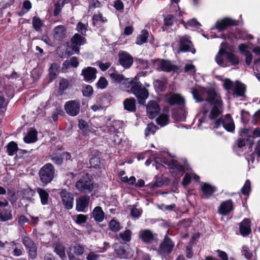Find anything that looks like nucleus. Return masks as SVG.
I'll list each match as a JSON object with an SVG mask.
<instances>
[{
  "label": "nucleus",
  "mask_w": 260,
  "mask_h": 260,
  "mask_svg": "<svg viewBox=\"0 0 260 260\" xmlns=\"http://www.w3.org/2000/svg\"><path fill=\"white\" fill-rule=\"evenodd\" d=\"M192 180L198 182L200 180V177L193 172L190 171L185 174L182 182V184L183 186H185L187 185Z\"/></svg>",
  "instance_id": "nucleus-25"
},
{
  "label": "nucleus",
  "mask_w": 260,
  "mask_h": 260,
  "mask_svg": "<svg viewBox=\"0 0 260 260\" xmlns=\"http://www.w3.org/2000/svg\"><path fill=\"white\" fill-rule=\"evenodd\" d=\"M76 187L80 191L88 192L93 189V183L89 175L86 174L76 182Z\"/></svg>",
  "instance_id": "nucleus-6"
},
{
  "label": "nucleus",
  "mask_w": 260,
  "mask_h": 260,
  "mask_svg": "<svg viewBox=\"0 0 260 260\" xmlns=\"http://www.w3.org/2000/svg\"><path fill=\"white\" fill-rule=\"evenodd\" d=\"M233 209V203L231 200L223 202L220 205L218 211L221 215H226Z\"/></svg>",
  "instance_id": "nucleus-23"
},
{
  "label": "nucleus",
  "mask_w": 260,
  "mask_h": 260,
  "mask_svg": "<svg viewBox=\"0 0 260 260\" xmlns=\"http://www.w3.org/2000/svg\"><path fill=\"white\" fill-rule=\"evenodd\" d=\"M119 59L120 64L125 68H129L133 62V59L127 52L121 51L119 52Z\"/></svg>",
  "instance_id": "nucleus-19"
},
{
  "label": "nucleus",
  "mask_w": 260,
  "mask_h": 260,
  "mask_svg": "<svg viewBox=\"0 0 260 260\" xmlns=\"http://www.w3.org/2000/svg\"><path fill=\"white\" fill-rule=\"evenodd\" d=\"M226 44L222 43L220 45V49L216 56V61L220 66L225 67L228 66V59L226 58L227 50Z\"/></svg>",
  "instance_id": "nucleus-10"
},
{
  "label": "nucleus",
  "mask_w": 260,
  "mask_h": 260,
  "mask_svg": "<svg viewBox=\"0 0 260 260\" xmlns=\"http://www.w3.org/2000/svg\"><path fill=\"white\" fill-rule=\"evenodd\" d=\"M236 24V21L229 18H225L222 19L218 20L215 24L212 26V29H217L219 31H221L228 27L234 25Z\"/></svg>",
  "instance_id": "nucleus-14"
},
{
  "label": "nucleus",
  "mask_w": 260,
  "mask_h": 260,
  "mask_svg": "<svg viewBox=\"0 0 260 260\" xmlns=\"http://www.w3.org/2000/svg\"><path fill=\"white\" fill-rule=\"evenodd\" d=\"M201 189L202 192V197L208 199L216 191V188L213 185L205 182L201 183Z\"/></svg>",
  "instance_id": "nucleus-18"
},
{
  "label": "nucleus",
  "mask_w": 260,
  "mask_h": 260,
  "mask_svg": "<svg viewBox=\"0 0 260 260\" xmlns=\"http://www.w3.org/2000/svg\"><path fill=\"white\" fill-rule=\"evenodd\" d=\"M223 86L226 90H233L234 93L237 96H243L244 95L246 88L245 85L241 83L237 82L234 83L230 79H225L223 80Z\"/></svg>",
  "instance_id": "nucleus-5"
},
{
  "label": "nucleus",
  "mask_w": 260,
  "mask_h": 260,
  "mask_svg": "<svg viewBox=\"0 0 260 260\" xmlns=\"http://www.w3.org/2000/svg\"><path fill=\"white\" fill-rule=\"evenodd\" d=\"M243 254L247 259H250L252 256V253L250 252L247 247H243L242 250Z\"/></svg>",
  "instance_id": "nucleus-62"
},
{
  "label": "nucleus",
  "mask_w": 260,
  "mask_h": 260,
  "mask_svg": "<svg viewBox=\"0 0 260 260\" xmlns=\"http://www.w3.org/2000/svg\"><path fill=\"white\" fill-rule=\"evenodd\" d=\"M37 191L39 194L42 204L44 205L47 204L49 198L48 192L41 188H38Z\"/></svg>",
  "instance_id": "nucleus-33"
},
{
  "label": "nucleus",
  "mask_w": 260,
  "mask_h": 260,
  "mask_svg": "<svg viewBox=\"0 0 260 260\" xmlns=\"http://www.w3.org/2000/svg\"><path fill=\"white\" fill-rule=\"evenodd\" d=\"M124 109L129 112L136 110V101L133 98L126 99L123 102Z\"/></svg>",
  "instance_id": "nucleus-31"
},
{
  "label": "nucleus",
  "mask_w": 260,
  "mask_h": 260,
  "mask_svg": "<svg viewBox=\"0 0 260 260\" xmlns=\"http://www.w3.org/2000/svg\"><path fill=\"white\" fill-rule=\"evenodd\" d=\"M152 62L154 69L158 71L171 72L176 69V67L168 60L158 59Z\"/></svg>",
  "instance_id": "nucleus-7"
},
{
  "label": "nucleus",
  "mask_w": 260,
  "mask_h": 260,
  "mask_svg": "<svg viewBox=\"0 0 260 260\" xmlns=\"http://www.w3.org/2000/svg\"><path fill=\"white\" fill-rule=\"evenodd\" d=\"M54 251L62 259L66 257L65 249L62 245L56 244L54 247Z\"/></svg>",
  "instance_id": "nucleus-40"
},
{
  "label": "nucleus",
  "mask_w": 260,
  "mask_h": 260,
  "mask_svg": "<svg viewBox=\"0 0 260 260\" xmlns=\"http://www.w3.org/2000/svg\"><path fill=\"white\" fill-rule=\"evenodd\" d=\"M250 221L247 218L244 219L240 224V232L243 236L247 235L250 232Z\"/></svg>",
  "instance_id": "nucleus-26"
},
{
  "label": "nucleus",
  "mask_w": 260,
  "mask_h": 260,
  "mask_svg": "<svg viewBox=\"0 0 260 260\" xmlns=\"http://www.w3.org/2000/svg\"><path fill=\"white\" fill-rule=\"evenodd\" d=\"M181 23L187 29L189 28L190 27L198 28L199 26H201V24L195 18L191 19L187 22H185L184 21L182 20Z\"/></svg>",
  "instance_id": "nucleus-35"
},
{
  "label": "nucleus",
  "mask_w": 260,
  "mask_h": 260,
  "mask_svg": "<svg viewBox=\"0 0 260 260\" xmlns=\"http://www.w3.org/2000/svg\"><path fill=\"white\" fill-rule=\"evenodd\" d=\"M109 226L111 230L114 232H118L120 229L119 223L114 219L110 222Z\"/></svg>",
  "instance_id": "nucleus-51"
},
{
  "label": "nucleus",
  "mask_w": 260,
  "mask_h": 260,
  "mask_svg": "<svg viewBox=\"0 0 260 260\" xmlns=\"http://www.w3.org/2000/svg\"><path fill=\"white\" fill-rule=\"evenodd\" d=\"M113 82L122 83L125 85V89L128 92H132L137 98L140 104H144L148 97L149 93L147 89L141 87L142 84L135 77L134 79L125 78L122 74L114 72L110 74Z\"/></svg>",
  "instance_id": "nucleus-2"
},
{
  "label": "nucleus",
  "mask_w": 260,
  "mask_h": 260,
  "mask_svg": "<svg viewBox=\"0 0 260 260\" xmlns=\"http://www.w3.org/2000/svg\"><path fill=\"white\" fill-rule=\"evenodd\" d=\"M115 251L117 255L121 258H127L131 257L133 253L132 251H126L120 244L116 243L114 245Z\"/></svg>",
  "instance_id": "nucleus-22"
},
{
  "label": "nucleus",
  "mask_w": 260,
  "mask_h": 260,
  "mask_svg": "<svg viewBox=\"0 0 260 260\" xmlns=\"http://www.w3.org/2000/svg\"><path fill=\"white\" fill-rule=\"evenodd\" d=\"M139 235L141 239L144 242L150 243L153 240V234L149 230H142L140 231Z\"/></svg>",
  "instance_id": "nucleus-30"
},
{
  "label": "nucleus",
  "mask_w": 260,
  "mask_h": 260,
  "mask_svg": "<svg viewBox=\"0 0 260 260\" xmlns=\"http://www.w3.org/2000/svg\"><path fill=\"white\" fill-rule=\"evenodd\" d=\"M239 49L240 51V52L246 54V53H249V52L248 50V46L245 44H241L239 45Z\"/></svg>",
  "instance_id": "nucleus-61"
},
{
  "label": "nucleus",
  "mask_w": 260,
  "mask_h": 260,
  "mask_svg": "<svg viewBox=\"0 0 260 260\" xmlns=\"http://www.w3.org/2000/svg\"><path fill=\"white\" fill-rule=\"evenodd\" d=\"M122 134L119 133V134H115L113 135V142L115 145H119L122 142V138L121 137V135Z\"/></svg>",
  "instance_id": "nucleus-57"
},
{
  "label": "nucleus",
  "mask_w": 260,
  "mask_h": 260,
  "mask_svg": "<svg viewBox=\"0 0 260 260\" xmlns=\"http://www.w3.org/2000/svg\"><path fill=\"white\" fill-rule=\"evenodd\" d=\"M77 30L82 35H85L87 30L86 26L85 24L79 22L77 26Z\"/></svg>",
  "instance_id": "nucleus-55"
},
{
  "label": "nucleus",
  "mask_w": 260,
  "mask_h": 260,
  "mask_svg": "<svg viewBox=\"0 0 260 260\" xmlns=\"http://www.w3.org/2000/svg\"><path fill=\"white\" fill-rule=\"evenodd\" d=\"M192 93L194 100L199 102L206 100L214 106L209 111L205 106L203 108V114L199 119V126L203 123L211 124L210 121H214L213 127L217 128L222 125L224 128L229 132H233L235 130V123L230 114H226L224 118L218 119L222 111L223 103L218 90L214 88L205 89L203 87H198L192 90ZM208 105L209 103L207 104Z\"/></svg>",
  "instance_id": "nucleus-1"
},
{
  "label": "nucleus",
  "mask_w": 260,
  "mask_h": 260,
  "mask_svg": "<svg viewBox=\"0 0 260 260\" xmlns=\"http://www.w3.org/2000/svg\"><path fill=\"white\" fill-rule=\"evenodd\" d=\"M93 90L92 87L89 85H85L83 86L82 93L84 96H89L93 93Z\"/></svg>",
  "instance_id": "nucleus-47"
},
{
  "label": "nucleus",
  "mask_w": 260,
  "mask_h": 260,
  "mask_svg": "<svg viewBox=\"0 0 260 260\" xmlns=\"http://www.w3.org/2000/svg\"><path fill=\"white\" fill-rule=\"evenodd\" d=\"M71 42L75 45L81 46L85 43L86 40L85 38L81 36L78 34H76L71 39Z\"/></svg>",
  "instance_id": "nucleus-37"
},
{
  "label": "nucleus",
  "mask_w": 260,
  "mask_h": 260,
  "mask_svg": "<svg viewBox=\"0 0 260 260\" xmlns=\"http://www.w3.org/2000/svg\"><path fill=\"white\" fill-rule=\"evenodd\" d=\"M250 190H251V183H250L249 180H247L245 181L243 186L241 188V192L243 195L246 196V195H248Z\"/></svg>",
  "instance_id": "nucleus-46"
},
{
  "label": "nucleus",
  "mask_w": 260,
  "mask_h": 260,
  "mask_svg": "<svg viewBox=\"0 0 260 260\" xmlns=\"http://www.w3.org/2000/svg\"><path fill=\"white\" fill-rule=\"evenodd\" d=\"M156 126L153 123H149L147 125V127L145 130V135L146 136H148L151 134H154L156 131Z\"/></svg>",
  "instance_id": "nucleus-48"
},
{
  "label": "nucleus",
  "mask_w": 260,
  "mask_h": 260,
  "mask_svg": "<svg viewBox=\"0 0 260 260\" xmlns=\"http://www.w3.org/2000/svg\"><path fill=\"white\" fill-rule=\"evenodd\" d=\"M237 38L244 40H250L253 39V36L251 34H248L245 31L240 32Z\"/></svg>",
  "instance_id": "nucleus-52"
},
{
  "label": "nucleus",
  "mask_w": 260,
  "mask_h": 260,
  "mask_svg": "<svg viewBox=\"0 0 260 260\" xmlns=\"http://www.w3.org/2000/svg\"><path fill=\"white\" fill-rule=\"evenodd\" d=\"M93 217L98 222H102L104 217V213L102 208L100 207H96L92 213Z\"/></svg>",
  "instance_id": "nucleus-32"
},
{
  "label": "nucleus",
  "mask_w": 260,
  "mask_h": 260,
  "mask_svg": "<svg viewBox=\"0 0 260 260\" xmlns=\"http://www.w3.org/2000/svg\"><path fill=\"white\" fill-rule=\"evenodd\" d=\"M100 257V255L96 254L93 252L88 253L87 256V260H98Z\"/></svg>",
  "instance_id": "nucleus-64"
},
{
  "label": "nucleus",
  "mask_w": 260,
  "mask_h": 260,
  "mask_svg": "<svg viewBox=\"0 0 260 260\" xmlns=\"http://www.w3.org/2000/svg\"><path fill=\"white\" fill-rule=\"evenodd\" d=\"M150 34L148 30L146 29L142 30L138 35L136 40V44L138 45H141L147 42Z\"/></svg>",
  "instance_id": "nucleus-24"
},
{
  "label": "nucleus",
  "mask_w": 260,
  "mask_h": 260,
  "mask_svg": "<svg viewBox=\"0 0 260 260\" xmlns=\"http://www.w3.org/2000/svg\"><path fill=\"white\" fill-rule=\"evenodd\" d=\"M60 196L65 208L68 210L71 209L74 203L73 194L66 189H63L60 192Z\"/></svg>",
  "instance_id": "nucleus-15"
},
{
  "label": "nucleus",
  "mask_w": 260,
  "mask_h": 260,
  "mask_svg": "<svg viewBox=\"0 0 260 260\" xmlns=\"http://www.w3.org/2000/svg\"><path fill=\"white\" fill-rule=\"evenodd\" d=\"M23 243L28 249L30 258H35L37 255V248L35 243L29 238L25 237L23 239Z\"/></svg>",
  "instance_id": "nucleus-17"
},
{
  "label": "nucleus",
  "mask_w": 260,
  "mask_h": 260,
  "mask_svg": "<svg viewBox=\"0 0 260 260\" xmlns=\"http://www.w3.org/2000/svg\"><path fill=\"white\" fill-rule=\"evenodd\" d=\"M55 170L53 165L50 163L45 165L39 172L41 181L45 184L50 182L54 177Z\"/></svg>",
  "instance_id": "nucleus-4"
},
{
  "label": "nucleus",
  "mask_w": 260,
  "mask_h": 260,
  "mask_svg": "<svg viewBox=\"0 0 260 260\" xmlns=\"http://www.w3.org/2000/svg\"><path fill=\"white\" fill-rule=\"evenodd\" d=\"M73 251V252L77 256L81 255L84 252V248L80 245L77 244L74 246L70 249V251Z\"/></svg>",
  "instance_id": "nucleus-43"
},
{
  "label": "nucleus",
  "mask_w": 260,
  "mask_h": 260,
  "mask_svg": "<svg viewBox=\"0 0 260 260\" xmlns=\"http://www.w3.org/2000/svg\"><path fill=\"white\" fill-rule=\"evenodd\" d=\"M64 109L67 114L71 116L77 115L80 111V103L77 100H71L67 102Z\"/></svg>",
  "instance_id": "nucleus-8"
},
{
  "label": "nucleus",
  "mask_w": 260,
  "mask_h": 260,
  "mask_svg": "<svg viewBox=\"0 0 260 260\" xmlns=\"http://www.w3.org/2000/svg\"><path fill=\"white\" fill-rule=\"evenodd\" d=\"M114 8L117 11H122L124 8L123 4L120 0H116L114 2Z\"/></svg>",
  "instance_id": "nucleus-58"
},
{
  "label": "nucleus",
  "mask_w": 260,
  "mask_h": 260,
  "mask_svg": "<svg viewBox=\"0 0 260 260\" xmlns=\"http://www.w3.org/2000/svg\"><path fill=\"white\" fill-rule=\"evenodd\" d=\"M59 70V65L57 63H53L49 68V75L51 80L56 78Z\"/></svg>",
  "instance_id": "nucleus-36"
},
{
  "label": "nucleus",
  "mask_w": 260,
  "mask_h": 260,
  "mask_svg": "<svg viewBox=\"0 0 260 260\" xmlns=\"http://www.w3.org/2000/svg\"><path fill=\"white\" fill-rule=\"evenodd\" d=\"M226 58L228 59V61L230 62L232 64L236 65L239 62V58L236 56L232 52H229L227 51Z\"/></svg>",
  "instance_id": "nucleus-44"
},
{
  "label": "nucleus",
  "mask_w": 260,
  "mask_h": 260,
  "mask_svg": "<svg viewBox=\"0 0 260 260\" xmlns=\"http://www.w3.org/2000/svg\"><path fill=\"white\" fill-rule=\"evenodd\" d=\"M60 2H58L57 3L55 4V9L54 10V16H57L60 13L61 8L63 6L62 3H60Z\"/></svg>",
  "instance_id": "nucleus-59"
},
{
  "label": "nucleus",
  "mask_w": 260,
  "mask_h": 260,
  "mask_svg": "<svg viewBox=\"0 0 260 260\" xmlns=\"http://www.w3.org/2000/svg\"><path fill=\"white\" fill-rule=\"evenodd\" d=\"M51 159L57 165H60L62 162V156L51 155Z\"/></svg>",
  "instance_id": "nucleus-63"
},
{
  "label": "nucleus",
  "mask_w": 260,
  "mask_h": 260,
  "mask_svg": "<svg viewBox=\"0 0 260 260\" xmlns=\"http://www.w3.org/2000/svg\"><path fill=\"white\" fill-rule=\"evenodd\" d=\"M165 99L166 102L171 105L183 106L185 104L184 98L179 94L170 93L166 96Z\"/></svg>",
  "instance_id": "nucleus-16"
},
{
  "label": "nucleus",
  "mask_w": 260,
  "mask_h": 260,
  "mask_svg": "<svg viewBox=\"0 0 260 260\" xmlns=\"http://www.w3.org/2000/svg\"><path fill=\"white\" fill-rule=\"evenodd\" d=\"M108 85V81L104 77H101L98 83H96V86L98 88H100L101 89H103L105 88Z\"/></svg>",
  "instance_id": "nucleus-50"
},
{
  "label": "nucleus",
  "mask_w": 260,
  "mask_h": 260,
  "mask_svg": "<svg viewBox=\"0 0 260 260\" xmlns=\"http://www.w3.org/2000/svg\"><path fill=\"white\" fill-rule=\"evenodd\" d=\"M169 121V116L168 114L161 113L156 119L157 123L160 126L167 125Z\"/></svg>",
  "instance_id": "nucleus-34"
},
{
  "label": "nucleus",
  "mask_w": 260,
  "mask_h": 260,
  "mask_svg": "<svg viewBox=\"0 0 260 260\" xmlns=\"http://www.w3.org/2000/svg\"><path fill=\"white\" fill-rule=\"evenodd\" d=\"M69 84V81L67 79H62L59 83V90L63 91L67 89Z\"/></svg>",
  "instance_id": "nucleus-54"
},
{
  "label": "nucleus",
  "mask_w": 260,
  "mask_h": 260,
  "mask_svg": "<svg viewBox=\"0 0 260 260\" xmlns=\"http://www.w3.org/2000/svg\"><path fill=\"white\" fill-rule=\"evenodd\" d=\"M174 247V243L169 238L166 236L159 246L158 253L165 256L172 251Z\"/></svg>",
  "instance_id": "nucleus-11"
},
{
  "label": "nucleus",
  "mask_w": 260,
  "mask_h": 260,
  "mask_svg": "<svg viewBox=\"0 0 260 260\" xmlns=\"http://www.w3.org/2000/svg\"><path fill=\"white\" fill-rule=\"evenodd\" d=\"M79 128L82 130L84 133H86L88 131L93 132V131L88 129V124L85 121L80 119L79 120L78 124Z\"/></svg>",
  "instance_id": "nucleus-49"
},
{
  "label": "nucleus",
  "mask_w": 260,
  "mask_h": 260,
  "mask_svg": "<svg viewBox=\"0 0 260 260\" xmlns=\"http://www.w3.org/2000/svg\"><path fill=\"white\" fill-rule=\"evenodd\" d=\"M54 38L58 40L62 39L66 35V29L63 25H58L54 28L53 31Z\"/></svg>",
  "instance_id": "nucleus-27"
},
{
  "label": "nucleus",
  "mask_w": 260,
  "mask_h": 260,
  "mask_svg": "<svg viewBox=\"0 0 260 260\" xmlns=\"http://www.w3.org/2000/svg\"><path fill=\"white\" fill-rule=\"evenodd\" d=\"M180 50L181 51H189L195 53V49L192 48V43L187 36H184L180 39Z\"/></svg>",
  "instance_id": "nucleus-21"
},
{
  "label": "nucleus",
  "mask_w": 260,
  "mask_h": 260,
  "mask_svg": "<svg viewBox=\"0 0 260 260\" xmlns=\"http://www.w3.org/2000/svg\"><path fill=\"white\" fill-rule=\"evenodd\" d=\"M121 125V122L119 120L112 121L110 125L107 127V131L110 135L119 134V129Z\"/></svg>",
  "instance_id": "nucleus-28"
},
{
  "label": "nucleus",
  "mask_w": 260,
  "mask_h": 260,
  "mask_svg": "<svg viewBox=\"0 0 260 260\" xmlns=\"http://www.w3.org/2000/svg\"><path fill=\"white\" fill-rule=\"evenodd\" d=\"M18 151L17 145L14 142H10L7 146V151L9 155H13L17 153Z\"/></svg>",
  "instance_id": "nucleus-39"
},
{
  "label": "nucleus",
  "mask_w": 260,
  "mask_h": 260,
  "mask_svg": "<svg viewBox=\"0 0 260 260\" xmlns=\"http://www.w3.org/2000/svg\"><path fill=\"white\" fill-rule=\"evenodd\" d=\"M96 73L97 70L95 68L88 67L82 69L81 75L86 82L91 83L95 80Z\"/></svg>",
  "instance_id": "nucleus-12"
},
{
  "label": "nucleus",
  "mask_w": 260,
  "mask_h": 260,
  "mask_svg": "<svg viewBox=\"0 0 260 260\" xmlns=\"http://www.w3.org/2000/svg\"><path fill=\"white\" fill-rule=\"evenodd\" d=\"M26 143H31L36 142L37 140V131L34 129H30L26 136L23 138Z\"/></svg>",
  "instance_id": "nucleus-29"
},
{
  "label": "nucleus",
  "mask_w": 260,
  "mask_h": 260,
  "mask_svg": "<svg viewBox=\"0 0 260 260\" xmlns=\"http://www.w3.org/2000/svg\"><path fill=\"white\" fill-rule=\"evenodd\" d=\"M107 20L106 17H104L101 13L93 15L92 17L93 24L96 25L100 22L105 23Z\"/></svg>",
  "instance_id": "nucleus-38"
},
{
  "label": "nucleus",
  "mask_w": 260,
  "mask_h": 260,
  "mask_svg": "<svg viewBox=\"0 0 260 260\" xmlns=\"http://www.w3.org/2000/svg\"><path fill=\"white\" fill-rule=\"evenodd\" d=\"M216 252L217 253L218 256L221 260H229V257L226 252L220 250H217Z\"/></svg>",
  "instance_id": "nucleus-60"
},
{
  "label": "nucleus",
  "mask_w": 260,
  "mask_h": 260,
  "mask_svg": "<svg viewBox=\"0 0 260 260\" xmlns=\"http://www.w3.org/2000/svg\"><path fill=\"white\" fill-rule=\"evenodd\" d=\"M87 218V216L83 214H78L72 216V219L78 224L85 223Z\"/></svg>",
  "instance_id": "nucleus-41"
},
{
  "label": "nucleus",
  "mask_w": 260,
  "mask_h": 260,
  "mask_svg": "<svg viewBox=\"0 0 260 260\" xmlns=\"http://www.w3.org/2000/svg\"><path fill=\"white\" fill-rule=\"evenodd\" d=\"M32 23L34 28L37 31L40 30L43 25L42 21L36 16L33 17Z\"/></svg>",
  "instance_id": "nucleus-45"
},
{
  "label": "nucleus",
  "mask_w": 260,
  "mask_h": 260,
  "mask_svg": "<svg viewBox=\"0 0 260 260\" xmlns=\"http://www.w3.org/2000/svg\"><path fill=\"white\" fill-rule=\"evenodd\" d=\"M160 107L157 102L149 101L146 106L147 114L150 119L155 118L160 111Z\"/></svg>",
  "instance_id": "nucleus-13"
},
{
  "label": "nucleus",
  "mask_w": 260,
  "mask_h": 260,
  "mask_svg": "<svg viewBox=\"0 0 260 260\" xmlns=\"http://www.w3.org/2000/svg\"><path fill=\"white\" fill-rule=\"evenodd\" d=\"M89 10L100 8L101 7V3L98 0H88Z\"/></svg>",
  "instance_id": "nucleus-53"
},
{
  "label": "nucleus",
  "mask_w": 260,
  "mask_h": 260,
  "mask_svg": "<svg viewBox=\"0 0 260 260\" xmlns=\"http://www.w3.org/2000/svg\"><path fill=\"white\" fill-rule=\"evenodd\" d=\"M131 233L130 230H126L124 232L120 233L117 238L118 239L120 238L125 242H128L131 239Z\"/></svg>",
  "instance_id": "nucleus-42"
},
{
  "label": "nucleus",
  "mask_w": 260,
  "mask_h": 260,
  "mask_svg": "<svg viewBox=\"0 0 260 260\" xmlns=\"http://www.w3.org/2000/svg\"><path fill=\"white\" fill-rule=\"evenodd\" d=\"M155 162L157 164L167 167L172 175L175 177H180L184 173V168L178 162L171 157L165 158L164 156H153Z\"/></svg>",
  "instance_id": "nucleus-3"
},
{
  "label": "nucleus",
  "mask_w": 260,
  "mask_h": 260,
  "mask_svg": "<svg viewBox=\"0 0 260 260\" xmlns=\"http://www.w3.org/2000/svg\"><path fill=\"white\" fill-rule=\"evenodd\" d=\"M165 24L167 26H171L173 24L174 21V17L172 15L166 16L165 18Z\"/></svg>",
  "instance_id": "nucleus-56"
},
{
  "label": "nucleus",
  "mask_w": 260,
  "mask_h": 260,
  "mask_svg": "<svg viewBox=\"0 0 260 260\" xmlns=\"http://www.w3.org/2000/svg\"><path fill=\"white\" fill-rule=\"evenodd\" d=\"M13 218L12 210L7 201H0V221L4 222L11 220Z\"/></svg>",
  "instance_id": "nucleus-9"
},
{
  "label": "nucleus",
  "mask_w": 260,
  "mask_h": 260,
  "mask_svg": "<svg viewBox=\"0 0 260 260\" xmlns=\"http://www.w3.org/2000/svg\"><path fill=\"white\" fill-rule=\"evenodd\" d=\"M90 198L88 196H81L76 201V210L79 212H86L88 207Z\"/></svg>",
  "instance_id": "nucleus-20"
}]
</instances>
